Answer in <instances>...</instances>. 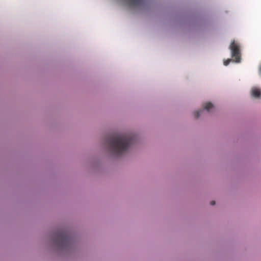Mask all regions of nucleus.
<instances>
[{"label": "nucleus", "mask_w": 261, "mask_h": 261, "mask_svg": "<svg viewBox=\"0 0 261 261\" xmlns=\"http://www.w3.org/2000/svg\"><path fill=\"white\" fill-rule=\"evenodd\" d=\"M134 142V137L130 135L116 134L111 135L107 140L110 149L117 155L126 152Z\"/></svg>", "instance_id": "1"}, {"label": "nucleus", "mask_w": 261, "mask_h": 261, "mask_svg": "<svg viewBox=\"0 0 261 261\" xmlns=\"http://www.w3.org/2000/svg\"><path fill=\"white\" fill-rule=\"evenodd\" d=\"M230 49L231 53V57L233 58L234 62L239 63L241 61V51L240 44L233 41L230 45Z\"/></svg>", "instance_id": "2"}, {"label": "nucleus", "mask_w": 261, "mask_h": 261, "mask_svg": "<svg viewBox=\"0 0 261 261\" xmlns=\"http://www.w3.org/2000/svg\"><path fill=\"white\" fill-rule=\"evenodd\" d=\"M69 239V237L67 232H61L57 234L55 242L59 244L63 245L68 242Z\"/></svg>", "instance_id": "3"}, {"label": "nucleus", "mask_w": 261, "mask_h": 261, "mask_svg": "<svg viewBox=\"0 0 261 261\" xmlns=\"http://www.w3.org/2000/svg\"><path fill=\"white\" fill-rule=\"evenodd\" d=\"M128 5L132 7H140L146 3V0H124Z\"/></svg>", "instance_id": "4"}, {"label": "nucleus", "mask_w": 261, "mask_h": 261, "mask_svg": "<svg viewBox=\"0 0 261 261\" xmlns=\"http://www.w3.org/2000/svg\"><path fill=\"white\" fill-rule=\"evenodd\" d=\"M252 95L255 98H259L260 95V91L257 88H253L251 90Z\"/></svg>", "instance_id": "5"}, {"label": "nucleus", "mask_w": 261, "mask_h": 261, "mask_svg": "<svg viewBox=\"0 0 261 261\" xmlns=\"http://www.w3.org/2000/svg\"><path fill=\"white\" fill-rule=\"evenodd\" d=\"M214 108L213 105L211 102H207L205 104L204 109L207 112H210L211 110Z\"/></svg>", "instance_id": "6"}, {"label": "nucleus", "mask_w": 261, "mask_h": 261, "mask_svg": "<svg viewBox=\"0 0 261 261\" xmlns=\"http://www.w3.org/2000/svg\"><path fill=\"white\" fill-rule=\"evenodd\" d=\"M203 110H199V111H197L194 112V114L195 118H198L200 116L201 114L202 113H203Z\"/></svg>", "instance_id": "7"}, {"label": "nucleus", "mask_w": 261, "mask_h": 261, "mask_svg": "<svg viewBox=\"0 0 261 261\" xmlns=\"http://www.w3.org/2000/svg\"><path fill=\"white\" fill-rule=\"evenodd\" d=\"M232 61L231 59H228L226 61H224V65L227 66L229 64V63Z\"/></svg>", "instance_id": "8"}, {"label": "nucleus", "mask_w": 261, "mask_h": 261, "mask_svg": "<svg viewBox=\"0 0 261 261\" xmlns=\"http://www.w3.org/2000/svg\"><path fill=\"white\" fill-rule=\"evenodd\" d=\"M211 204L212 205H215V201H212L211 202Z\"/></svg>", "instance_id": "9"}, {"label": "nucleus", "mask_w": 261, "mask_h": 261, "mask_svg": "<svg viewBox=\"0 0 261 261\" xmlns=\"http://www.w3.org/2000/svg\"><path fill=\"white\" fill-rule=\"evenodd\" d=\"M259 73L260 74H261V65L259 66Z\"/></svg>", "instance_id": "10"}]
</instances>
